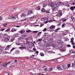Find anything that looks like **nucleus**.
I'll list each match as a JSON object with an SVG mask.
<instances>
[{"label":"nucleus","mask_w":75,"mask_h":75,"mask_svg":"<svg viewBox=\"0 0 75 75\" xmlns=\"http://www.w3.org/2000/svg\"><path fill=\"white\" fill-rule=\"evenodd\" d=\"M61 5H64V3L61 2H59L57 4H55L54 5V8H52V12H55V11H58V8L59 7V6Z\"/></svg>","instance_id":"f257e3e1"},{"label":"nucleus","mask_w":75,"mask_h":75,"mask_svg":"<svg viewBox=\"0 0 75 75\" xmlns=\"http://www.w3.org/2000/svg\"><path fill=\"white\" fill-rule=\"evenodd\" d=\"M4 38H5L4 41L6 42H7L9 41V38L7 36V35H4Z\"/></svg>","instance_id":"f03ea898"},{"label":"nucleus","mask_w":75,"mask_h":75,"mask_svg":"<svg viewBox=\"0 0 75 75\" xmlns=\"http://www.w3.org/2000/svg\"><path fill=\"white\" fill-rule=\"evenodd\" d=\"M55 12V13H58V15H57L56 16H59V17H61V16H62V13L61 11H58L57 12L56 11L55 12Z\"/></svg>","instance_id":"7ed1b4c3"},{"label":"nucleus","mask_w":75,"mask_h":75,"mask_svg":"<svg viewBox=\"0 0 75 75\" xmlns=\"http://www.w3.org/2000/svg\"><path fill=\"white\" fill-rule=\"evenodd\" d=\"M49 6L51 7H54L52 8H52H55V4H54V3L53 2H50L49 3Z\"/></svg>","instance_id":"20e7f679"},{"label":"nucleus","mask_w":75,"mask_h":75,"mask_svg":"<svg viewBox=\"0 0 75 75\" xmlns=\"http://www.w3.org/2000/svg\"><path fill=\"white\" fill-rule=\"evenodd\" d=\"M11 48V45H8L5 48V50H7L10 49Z\"/></svg>","instance_id":"39448f33"},{"label":"nucleus","mask_w":75,"mask_h":75,"mask_svg":"<svg viewBox=\"0 0 75 75\" xmlns=\"http://www.w3.org/2000/svg\"><path fill=\"white\" fill-rule=\"evenodd\" d=\"M20 50H16L15 51V53L16 54H20Z\"/></svg>","instance_id":"423d86ee"},{"label":"nucleus","mask_w":75,"mask_h":75,"mask_svg":"<svg viewBox=\"0 0 75 75\" xmlns=\"http://www.w3.org/2000/svg\"><path fill=\"white\" fill-rule=\"evenodd\" d=\"M55 26L54 25H52L50 27V30H54V29H55Z\"/></svg>","instance_id":"0eeeda50"},{"label":"nucleus","mask_w":75,"mask_h":75,"mask_svg":"<svg viewBox=\"0 0 75 75\" xmlns=\"http://www.w3.org/2000/svg\"><path fill=\"white\" fill-rule=\"evenodd\" d=\"M70 10H71V11H74V10L75 9V6H71L70 8Z\"/></svg>","instance_id":"6e6552de"},{"label":"nucleus","mask_w":75,"mask_h":75,"mask_svg":"<svg viewBox=\"0 0 75 75\" xmlns=\"http://www.w3.org/2000/svg\"><path fill=\"white\" fill-rule=\"evenodd\" d=\"M49 36V34L48 33H45V38H48Z\"/></svg>","instance_id":"1a4fd4ad"},{"label":"nucleus","mask_w":75,"mask_h":75,"mask_svg":"<svg viewBox=\"0 0 75 75\" xmlns=\"http://www.w3.org/2000/svg\"><path fill=\"white\" fill-rule=\"evenodd\" d=\"M63 71H66V69H68V68L66 66H64L63 67Z\"/></svg>","instance_id":"9d476101"},{"label":"nucleus","mask_w":75,"mask_h":75,"mask_svg":"<svg viewBox=\"0 0 75 75\" xmlns=\"http://www.w3.org/2000/svg\"><path fill=\"white\" fill-rule=\"evenodd\" d=\"M57 68L59 71H61L62 70V69H61V67L59 66H58L57 67Z\"/></svg>","instance_id":"9b49d317"},{"label":"nucleus","mask_w":75,"mask_h":75,"mask_svg":"<svg viewBox=\"0 0 75 75\" xmlns=\"http://www.w3.org/2000/svg\"><path fill=\"white\" fill-rule=\"evenodd\" d=\"M35 10H41L40 6H38L37 7L35 8Z\"/></svg>","instance_id":"f8f14e48"},{"label":"nucleus","mask_w":75,"mask_h":75,"mask_svg":"<svg viewBox=\"0 0 75 75\" xmlns=\"http://www.w3.org/2000/svg\"><path fill=\"white\" fill-rule=\"evenodd\" d=\"M32 13L33 14V12L31 10H29L28 11V15H30Z\"/></svg>","instance_id":"ddd939ff"},{"label":"nucleus","mask_w":75,"mask_h":75,"mask_svg":"<svg viewBox=\"0 0 75 75\" xmlns=\"http://www.w3.org/2000/svg\"><path fill=\"white\" fill-rule=\"evenodd\" d=\"M58 46L59 48H62V45L61 44L58 45Z\"/></svg>","instance_id":"4468645a"},{"label":"nucleus","mask_w":75,"mask_h":75,"mask_svg":"<svg viewBox=\"0 0 75 75\" xmlns=\"http://www.w3.org/2000/svg\"><path fill=\"white\" fill-rule=\"evenodd\" d=\"M21 17H25V16H26V15H25V14L23 13L21 14Z\"/></svg>","instance_id":"2eb2a0df"},{"label":"nucleus","mask_w":75,"mask_h":75,"mask_svg":"<svg viewBox=\"0 0 75 75\" xmlns=\"http://www.w3.org/2000/svg\"><path fill=\"white\" fill-rule=\"evenodd\" d=\"M60 29L61 28L58 27L57 28V29L54 30V31L55 32H58V30H60Z\"/></svg>","instance_id":"dca6fc26"},{"label":"nucleus","mask_w":75,"mask_h":75,"mask_svg":"<svg viewBox=\"0 0 75 75\" xmlns=\"http://www.w3.org/2000/svg\"><path fill=\"white\" fill-rule=\"evenodd\" d=\"M10 18H13V19H16V17L14 16H10Z\"/></svg>","instance_id":"f3484780"},{"label":"nucleus","mask_w":75,"mask_h":75,"mask_svg":"<svg viewBox=\"0 0 75 75\" xmlns=\"http://www.w3.org/2000/svg\"><path fill=\"white\" fill-rule=\"evenodd\" d=\"M49 41L50 43H52V42H54V40L52 39H50L49 40Z\"/></svg>","instance_id":"a211bd4d"},{"label":"nucleus","mask_w":75,"mask_h":75,"mask_svg":"<svg viewBox=\"0 0 75 75\" xmlns=\"http://www.w3.org/2000/svg\"><path fill=\"white\" fill-rule=\"evenodd\" d=\"M4 35L2 34V33L0 34V38H2L4 37Z\"/></svg>","instance_id":"6ab92c4d"},{"label":"nucleus","mask_w":75,"mask_h":75,"mask_svg":"<svg viewBox=\"0 0 75 75\" xmlns=\"http://www.w3.org/2000/svg\"><path fill=\"white\" fill-rule=\"evenodd\" d=\"M20 33H21L22 34H23L25 33V31L24 30H21V31H19Z\"/></svg>","instance_id":"aec40b11"},{"label":"nucleus","mask_w":75,"mask_h":75,"mask_svg":"<svg viewBox=\"0 0 75 75\" xmlns=\"http://www.w3.org/2000/svg\"><path fill=\"white\" fill-rule=\"evenodd\" d=\"M52 45L53 48H55V47L57 46V45L55 43H53Z\"/></svg>","instance_id":"412c9836"},{"label":"nucleus","mask_w":75,"mask_h":75,"mask_svg":"<svg viewBox=\"0 0 75 75\" xmlns=\"http://www.w3.org/2000/svg\"><path fill=\"white\" fill-rule=\"evenodd\" d=\"M7 65L6 63H4L3 64V66L4 67H6Z\"/></svg>","instance_id":"4be33fe9"},{"label":"nucleus","mask_w":75,"mask_h":75,"mask_svg":"<svg viewBox=\"0 0 75 75\" xmlns=\"http://www.w3.org/2000/svg\"><path fill=\"white\" fill-rule=\"evenodd\" d=\"M65 26H66V24L65 23H64L62 25V28H64Z\"/></svg>","instance_id":"5701e85b"},{"label":"nucleus","mask_w":75,"mask_h":75,"mask_svg":"<svg viewBox=\"0 0 75 75\" xmlns=\"http://www.w3.org/2000/svg\"><path fill=\"white\" fill-rule=\"evenodd\" d=\"M46 10L44 8H42L41 9V11L42 13H45Z\"/></svg>","instance_id":"b1692460"},{"label":"nucleus","mask_w":75,"mask_h":75,"mask_svg":"<svg viewBox=\"0 0 75 75\" xmlns=\"http://www.w3.org/2000/svg\"><path fill=\"white\" fill-rule=\"evenodd\" d=\"M15 49H16V48H15V47L12 48L11 50H10V52L11 53V52H13V51H14V50Z\"/></svg>","instance_id":"393cba45"},{"label":"nucleus","mask_w":75,"mask_h":75,"mask_svg":"<svg viewBox=\"0 0 75 75\" xmlns=\"http://www.w3.org/2000/svg\"><path fill=\"white\" fill-rule=\"evenodd\" d=\"M14 37H19V34L18 33L17 34H15L14 35Z\"/></svg>","instance_id":"a878e982"},{"label":"nucleus","mask_w":75,"mask_h":75,"mask_svg":"<svg viewBox=\"0 0 75 75\" xmlns=\"http://www.w3.org/2000/svg\"><path fill=\"white\" fill-rule=\"evenodd\" d=\"M62 21L63 22H64V21H67V19L65 18H63L62 19Z\"/></svg>","instance_id":"bb28decb"},{"label":"nucleus","mask_w":75,"mask_h":75,"mask_svg":"<svg viewBox=\"0 0 75 75\" xmlns=\"http://www.w3.org/2000/svg\"><path fill=\"white\" fill-rule=\"evenodd\" d=\"M40 55L42 57H44V54L42 53H40Z\"/></svg>","instance_id":"cd10ccee"},{"label":"nucleus","mask_w":75,"mask_h":75,"mask_svg":"<svg viewBox=\"0 0 75 75\" xmlns=\"http://www.w3.org/2000/svg\"><path fill=\"white\" fill-rule=\"evenodd\" d=\"M52 36L53 37H55V36H56V33H53L52 34Z\"/></svg>","instance_id":"c85d7f7f"},{"label":"nucleus","mask_w":75,"mask_h":75,"mask_svg":"<svg viewBox=\"0 0 75 75\" xmlns=\"http://www.w3.org/2000/svg\"><path fill=\"white\" fill-rule=\"evenodd\" d=\"M41 41H42V39H39L37 40V42H41Z\"/></svg>","instance_id":"c756f323"},{"label":"nucleus","mask_w":75,"mask_h":75,"mask_svg":"<svg viewBox=\"0 0 75 75\" xmlns=\"http://www.w3.org/2000/svg\"><path fill=\"white\" fill-rule=\"evenodd\" d=\"M52 68L51 67L50 68V69L49 70V71H50V72H52Z\"/></svg>","instance_id":"7c9ffc66"},{"label":"nucleus","mask_w":75,"mask_h":75,"mask_svg":"<svg viewBox=\"0 0 75 75\" xmlns=\"http://www.w3.org/2000/svg\"><path fill=\"white\" fill-rule=\"evenodd\" d=\"M14 40V38H12L10 40H9L10 42H12Z\"/></svg>","instance_id":"2f4dec72"},{"label":"nucleus","mask_w":75,"mask_h":75,"mask_svg":"<svg viewBox=\"0 0 75 75\" xmlns=\"http://www.w3.org/2000/svg\"><path fill=\"white\" fill-rule=\"evenodd\" d=\"M45 13H48V14H49V13H50V12L49 11H48V10H47L45 11Z\"/></svg>","instance_id":"473e14b6"},{"label":"nucleus","mask_w":75,"mask_h":75,"mask_svg":"<svg viewBox=\"0 0 75 75\" xmlns=\"http://www.w3.org/2000/svg\"><path fill=\"white\" fill-rule=\"evenodd\" d=\"M23 45H21V47H22V49H25V50H26V48L24 47H23Z\"/></svg>","instance_id":"72a5a7b5"},{"label":"nucleus","mask_w":75,"mask_h":75,"mask_svg":"<svg viewBox=\"0 0 75 75\" xmlns=\"http://www.w3.org/2000/svg\"><path fill=\"white\" fill-rule=\"evenodd\" d=\"M47 5V3H44L43 4V7H46V6Z\"/></svg>","instance_id":"f704fd0d"},{"label":"nucleus","mask_w":75,"mask_h":75,"mask_svg":"<svg viewBox=\"0 0 75 75\" xmlns=\"http://www.w3.org/2000/svg\"><path fill=\"white\" fill-rule=\"evenodd\" d=\"M71 41H70V42H74V38H72L71 39Z\"/></svg>","instance_id":"c9c22d12"},{"label":"nucleus","mask_w":75,"mask_h":75,"mask_svg":"<svg viewBox=\"0 0 75 75\" xmlns=\"http://www.w3.org/2000/svg\"><path fill=\"white\" fill-rule=\"evenodd\" d=\"M17 30H16V29H12V30H11V31H12V32H14V31H16Z\"/></svg>","instance_id":"e433bc0d"},{"label":"nucleus","mask_w":75,"mask_h":75,"mask_svg":"<svg viewBox=\"0 0 75 75\" xmlns=\"http://www.w3.org/2000/svg\"><path fill=\"white\" fill-rule=\"evenodd\" d=\"M41 33H42V32H40L38 33V36H39L40 35H41Z\"/></svg>","instance_id":"4c0bfd02"},{"label":"nucleus","mask_w":75,"mask_h":75,"mask_svg":"<svg viewBox=\"0 0 75 75\" xmlns=\"http://www.w3.org/2000/svg\"><path fill=\"white\" fill-rule=\"evenodd\" d=\"M49 22V21L48 20H47V21L44 22V23L45 24H47V23H48Z\"/></svg>","instance_id":"58836bf2"},{"label":"nucleus","mask_w":75,"mask_h":75,"mask_svg":"<svg viewBox=\"0 0 75 75\" xmlns=\"http://www.w3.org/2000/svg\"><path fill=\"white\" fill-rule=\"evenodd\" d=\"M26 44H29L30 43V41H28V40H26Z\"/></svg>","instance_id":"ea45409f"},{"label":"nucleus","mask_w":75,"mask_h":75,"mask_svg":"<svg viewBox=\"0 0 75 75\" xmlns=\"http://www.w3.org/2000/svg\"><path fill=\"white\" fill-rule=\"evenodd\" d=\"M31 31L30 30H28L26 31V33H30L31 32Z\"/></svg>","instance_id":"a19ab883"},{"label":"nucleus","mask_w":75,"mask_h":75,"mask_svg":"<svg viewBox=\"0 0 75 75\" xmlns=\"http://www.w3.org/2000/svg\"><path fill=\"white\" fill-rule=\"evenodd\" d=\"M16 45H21V43H20L17 42L16 43Z\"/></svg>","instance_id":"79ce46f5"},{"label":"nucleus","mask_w":75,"mask_h":75,"mask_svg":"<svg viewBox=\"0 0 75 75\" xmlns=\"http://www.w3.org/2000/svg\"><path fill=\"white\" fill-rule=\"evenodd\" d=\"M60 51L61 52H64V49H62L60 50Z\"/></svg>","instance_id":"37998d69"},{"label":"nucleus","mask_w":75,"mask_h":75,"mask_svg":"<svg viewBox=\"0 0 75 75\" xmlns=\"http://www.w3.org/2000/svg\"><path fill=\"white\" fill-rule=\"evenodd\" d=\"M71 18L73 20H75V18H74V17H73L72 16H71Z\"/></svg>","instance_id":"c03bdc74"},{"label":"nucleus","mask_w":75,"mask_h":75,"mask_svg":"<svg viewBox=\"0 0 75 75\" xmlns=\"http://www.w3.org/2000/svg\"><path fill=\"white\" fill-rule=\"evenodd\" d=\"M11 62H7V63H6L7 65V64H11Z\"/></svg>","instance_id":"a18cd8bd"},{"label":"nucleus","mask_w":75,"mask_h":75,"mask_svg":"<svg viewBox=\"0 0 75 75\" xmlns=\"http://www.w3.org/2000/svg\"><path fill=\"white\" fill-rule=\"evenodd\" d=\"M75 67V64H74V63H72L71 67Z\"/></svg>","instance_id":"49530a36"},{"label":"nucleus","mask_w":75,"mask_h":75,"mask_svg":"<svg viewBox=\"0 0 75 75\" xmlns=\"http://www.w3.org/2000/svg\"><path fill=\"white\" fill-rule=\"evenodd\" d=\"M75 2H73L71 4V5H72L73 6H74L75 5Z\"/></svg>","instance_id":"de8ad7c7"},{"label":"nucleus","mask_w":75,"mask_h":75,"mask_svg":"<svg viewBox=\"0 0 75 75\" xmlns=\"http://www.w3.org/2000/svg\"><path fill=\"white\" fill-rule=\"evenodd\" d=\"M71 42V43L72 45H74L75 44V43L74 42Z\"/></svg>","instance_id":"09e8293b"},{"label":"nucleus","mask_w":75,"mask_h":75,"mask_svg":"<svg viewBox=\"0 0 75 75\" xmlns=\"http://www.w3.org/2000/svg\"><path fill=\"white\" fill-rule=\"evenodd\" d=\"M68 68H69L70 67H71V64H68Z\"/></svg>","instance_id":"8fccbe9b"},{"label":"nucleus","mask_w":75,"mask_h":75,"mask_svg":"<svg viewBox=\"0 0 75 75\" xmlns=\"http://www.w3.org/2000/svg\"><path fill=\"white\" fill-rule=\"evenodd\" d=\"M47 30V28H45L43 30V31H46Z\"/></svg>","instance_id":"3c124183"},{"label":"nucleus","mask_w":75,"mask_h":75,"mask_svg":"<svg viewBox=\"0 0 75 75\" xmlns=\"http://www.w3.org/2000/svg\"><path fill=\"white\" fill-rule=\"evenodd\" d=\"M10 28L6 30V31H10Z\"/></svg>","instance_id":"603ef678"},{"label":"nucleus","mask_w":75,"mask_h":75,"mask_svg":"<svg viewBox=\"0 0 75 75\" xmlns=\"http://www.w3.org/2000/svg\"><path fill=\"white\" fill-rule=\"evenodd\" d=\"M7 25V24L6 23L3 25V27H6Z\"/></svg>","instance_id":"864d4df0"},{"label":"nucleus","mask_w":75,"mask_h":75,"mask_svg":"<svg viewBox=\"0 0 75 75\" xmlns=\"http://www.w3.org/2000/svg\"><path fill=\"white\" fill-rule=\"evenodd\" d=\"M41 21H44V20H45V19H44V18H42L41 19Z\"/></svg>","instance_id":"5fc2aeb1"},{"label":"nucleus","mask_w":75,"mask_h":75,"mask_svg":"<svg viewBox=\"0 0 75 75\" xmlns=\"http://www.w3.org/2000/svg\"><path fill=\"white\" fill-rule=\"evenodd\" d=\"M33 51H36V49H35V48H33Z\"/></svg>","instance_id":"6e6d98bb"},{"label":"nucleus","mask_w":75,"mask_h":75,"mask_svg":"<svg viewBox=\"0 0 75 75\" xmlns=\"http://www.w3.org/2000/svg\"><path fill=\"white\" fill-rule=\"evenodd\" d=\"M57 26L59 27V26H60L61 25V23H58L57 25Z\"/></svg>","instance_id":"4d7b16f0"},{"label":"nucleus","mask_w":75,"mask_h":75,"mask_svg":"<svg viewBox=\"0 0 75 75\" xmlns=\"http://www.w3.org/2000/svg\"><path fill=\"white\" fill-rule=\"evenodd\" d=\"M53 20H50V21H49V22H51V23H52V22H53Z\"/></svg>","instance_id":"13d9d810"},{"label":"nucleus","mask_w":75,"mask_h":75,"mask_svg":"<svg viewBox=\"0 0 75 75\" xmlns=\"http://www.w3.org/2000/svg\"><path fill=\"white\" fill-rule=\"evenodd\" d=\"M2 50V47L0 46V50Z\"/></svg>","instance_id":"bf43d9fd"},{"label":"nucleus","mask_w":75,"mask_h":75,"mask_svg":"<svg viewBox=\"0 0 75 75\" xmlns=\"http://www.w3.org/2000/svg\"><path fill=\"white\" fill-rule=\"evenodd\" d=\"M48 69H47V68H45V69H44V71H47Z\"/></svg>","instance_id":"052dcab7"},{"label":"nucleus","mask_w":75,"mask_h":75,"mask_svg":"<svg viewBox=\"0 0 75 75\" xmlns=\"http://www.w3.org/2000/svg\"><path fill=\"white\" fill-rule=\"evenodd\" d=\"M67 47H71V45H67Z\"/></svg>","instance_id":"680f3d73"},{"label":"nucleus","mask_w":75,"mask_h":75,"mask_svg":"<svg viewBox=\"0 0 75 75\" xmlns=\"http://www.w3.org/2000/svg\"><path fill=\"white\" fill-rule=\"evenodd\" d=\"M43 25H44V24H42V25H40V27H42V26H43Z\"/></svg>","instance_id":"e2e57ef3"},{"label":"nucleus","mask_w":75,"mask_h":75,"mask_svg":"<svg viewBox=\"0 0 75 75\" xmlns=\"http://www.w3.org/2000/svg\"><path fill=\"white\" fill-rule=\"evenodd\" d=\"M58 43H61V41L60 40H58Z\"/></svg>","instance_id":"0e129e2a"},{"label":"nucleus","mask_w":75,"mask_h":75,"mask_svg":"<svg viewBox=\"0 0 75 75\" xmlns=\"http://www.w3.org/2000/svg\"><path fill=\"white\" fill-rule=\"evenodd\" d=\"M66 6H67V7H69V4H67Z\"/></svg>","instance_id":"69168bd1"},{"label":"nucleus","mask_w":75,"mask_h":75,"mask_svg":"<svg viewBox=\"0 0 75 75\" xmlns=\"http://www.w3.org/2000/svg\"><path fill=\"white\" fill-rule=\"evenodd\" d=\"M37 33V31H33L34 33Z\"/></svg>","instance_id":"338daca9"},{"label":"nucleus","mask_w":75,"mask_h":75,"mask_svg":"<svg viewBox=\"0 0 75 75\" xmlns=\"http://www.w3.org/2000/svg\"><path fill=\"white\" fill-rule=\"evenodd\" d=\"M5 30V29H2L1 30V31H4V30Z\"/></svg>","instance_id":"774afa93"}]
</instances>
